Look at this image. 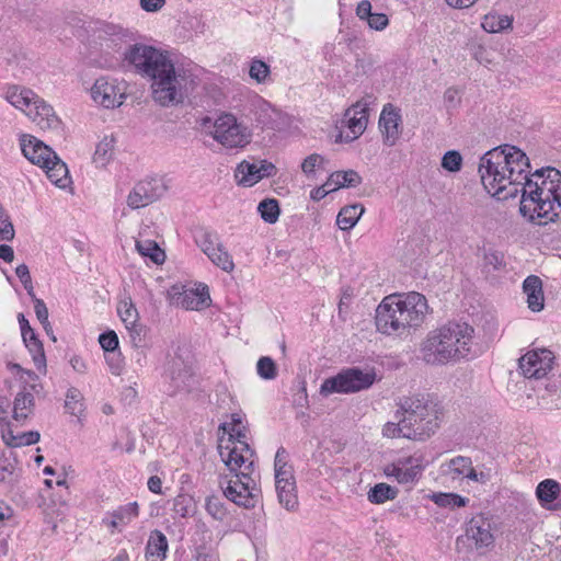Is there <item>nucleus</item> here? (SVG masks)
Listing matches in <instances>:
<instances>
[{
	"label": "nucleus",
	"instance_id": "f257e3e1",
	"mask_svg": "<svg viewBox=\"0 0 561 561\" xmlns=\"http://www.w3.org/2000/svg\"><path fill=\"white\" fill-rule=\"evenodd\" d=\"M529 159L515 146L493 148L480 158L479 173L484 188L505 201L522 193L520 214L545 226L561 216V172L552 167L530 173Z\"/></svg>",
	"mask_w": 561,
	"mask_h": 561
},
{
	"label": "nucleus",
	"instance_id": "f03ea898",
	"mask_svg": "<svg viewBox=\"0 0 561 561\" xmlns=\"http://www.w3.org/2000/svg\"><path fill=\"white\" fill-rule=\"evenodd\" d=\"M124 58L138 73L151 80L154 102L169 107L183 103L186 96L184 72L176 71L169 54L144 44L130 45Z\"/></svg>",
	"mask_w": 561,
	"mask_h": 561
},
{
	"label": "nucleus",
	"instance_id": "7ed1b4c3",
	"mask_svg": "<svg viewBox=\"0 0 561 561\" xmlns=\"http://www.w3.org/2000/svg\"><path fill=\"white\" fill-rule=\"evenodd\" d=\"M218 451L221 460L233 476L219 477V486L225 497L236 505L254 508L260 499V490L251 478L254 466V450L245 440L219 439Z\"/></svg>",
	"mask_w": 561,
	"mask_h": 561
},
{
	"label": "nucleus",
	"instance_id": "20e7f679",
	"mask_svg": "<svg viewBox=\"0 0 561 561\" xmlns=\"http://www.w3.org/2000/svg\"><path fill=\"white\" fill-rule=\"evenodd\" d=\"M427 311V300L420 293L390 295L376 309V327L383 334L400 336L420 327Z\"/></svg>",
	"mask_w": 561,
	"mask_h": 561
},
{
	"label": "nucleus",
	"instance_id": "39448f33",
	"mask_svg": "<svg viewBox=\"0 0 561 561\" xmlns=\"http://www.w3.org/2000/svg\"><path fill=\"white\" fill-rule=\"evenodd\" d=\"M474 329L466 322H448L428 333L421 353L425 363L445 365L468 357L471 353Z\"/></svg>",
	"mask_w": 561,
	"mask_h": 561
},
{
	"label": "nucleus",
	"instance_id": "423d86ee",
	"mask_svg": "<svg viewBox=\"0 0 561 561\" xmlns=\"http://www.w3.org/2000/svg\"><path fill=\"white\" fill-rule=\"evenodd\" d=\"M398 407L399 415H403L416 440H426L438 430L443 410L431 394L403 397Z\"/></svg>",
	"mask_w": 561,
	"mask_h": 561
},
{
	"label": "nucleus",
	"instance_id": "0eeeda50",
	"mask_svg": "<svg viewBox=\"0 0 561 561\" xmlns=\"http://www.w3.org/2000/svg\"><path fill=\"white\" fill-rule=\"evenodd\" d=\"M376 379L375 373L363 371L357 367L346 368L336 376L323 381L320 392L324 396L337 393H352L368 389Z\"/></svg>",
	"mask_w": 561,
	"mask_h": 561
},
{
	"label": "nucleus",
	"instance_id": "6e6552de",
	"mask_svg": "<svg viewBox=\"0 0 561 561\" xmlns=\"http://www.w3.org/2000/svg\"><path fill=\"white\" fill-rule=\"evenodd\" d=\"M163 382L169 396L191 392L197 378L181 356H173L164 365Z\"/></svg>",
	"mask_w": 561,
	"mask_h": 561
},
{
	"label": "nucleus",
	"instance_id": "1a4fd4ad",
	"mask_svg": "<svg viewBox=\"0 0 561 561\" xmlns=\"http://www.w3.org/2000/svg\"><path fill=\"white\" fill-rule=\"evenodd\" d=\"M211 136L226 148H243L250 144L252 134L232 114H224L215 121Z\"/></svg>",
	"mask_w": 561,
	"mask_h": 561
},
{
	"label": "nucleus",
	"instance_id": "9d476101",
	"mask_svg": "<svg viewBox=\"0 0 561 561\" xmlns=\"http://www.w3.org/2000/svg\"><path fill=\"white\" fill-rule=\"evenodd\" d=\"M168 191L162 176H148L139 181L127 197V205L133 208L148 206L161 198Z\"/></svg>",
	"mask_w": 561,
	"mask_h": 561
},
{
	"label": "nucleus",
	"instance_id": "9b49d317",
	"mask_svg": "<svg viewBox=\"0 0 561 561\" xmlns=\"http://www.w3.org/2000/svg\"><path fill=\"white\" fill-rule=\"evenodd\" d=\"M554 355L550 350L537 348L527 352L518 360V367L526 378L540 379L552 369Z\"/></svg>",
	"mask_w": 561,
	"mask_h": 561
},
{
	"label": "nucleus",
	"instance_id": "f8f14e48",
	"mask_svg": "<svg viewBox=\"0 0 561 561\" xmlns=\"http://www.w3.org/2000/svg\"><path fill=\"white\" fill-rule=\"evenodd\" d=\"M423 469L422 457L410 456L387 465L383 473L388 478H394L401 484H412L419 480Z\"/></svg>",
	"mask_w": 561,
	"mask_h": 561
},
{
	"label": "nucleus",
	"instance_id": "ddd939ff",
	"mask_svg": "<svg viewBox=\"0 0 561 561\" xmlns=\"http://www.w3.org/2000/svg\"><path fill=\"white\" fill-rule=\"evenodd\" d=\"M93 101L105 108H114L123 104L125 93L116 80L101 77L91 88Z\"/></svg>",
	"mask_w": 561,
	"mask_h": 561
},
{
	"label": "nucleus",
	"instance_id": "4468645a",
	"mask_svg": "<svg viewBox=\"0 0 561 561\" xmlns=\"http://www.w3.org/2000/svg\"><path fill=\"white\" fill-rule=\"evenodd\" d=\"M465 537L469 546L481 550L494 543L491 522L483 515L473 516L466 526Z\"/></svg>",
	"mask_w": 561,
	"mask_h": 561
},
{
	"label": "nucleus",
	"instance_id": "2eb2a0df",
	"mask_svg": "<svg viewBox=\"0 0 561 561\" xmlns=\"http://www.w3.org/2000/svg\"><path fill=\"white\" fill-rule=\"evenodd\" d=\"M170 295L173 301L186 310H198L208 306L210 300L208 288L186 289L178 285L172 286Z\"/></svg>",
	"mask_w": 561,
	"mask_h": 561
},
{
	"label": "nucleus",
	"instance_id": "dca6fc26",
	"mask_svg": "<svg viewBox=\"0 0 561 561\" xmlns=\"http://www.w3.org/2000/svg\"><path fill=\"white\" fill-rule=\"evenodd\" d=\"M400 123V110L391 103L385 104L379 117V128L387 146H393L399 139L401 134Z\"/></svg>",
	"mask_w": 561,
	"mask_h": 561
},
{
	"label": "nucleus",
	"instance_id": "f3484780",
	"mask_svg": "<svg viewBox=\"0 0 561 561\" xmlns=\"http://www.w3.org/2000/svg\"><path fill=\"white\" fill-rule=\"evenodd\" d=\"M25 114L43 130L58 129L61 124L53 107L37 95Z\"/></svg>",
	"mask_w": 561,
	"mask_h": 561
},
{
	"label": "nucleus",
	"instance_id": "a211bd4d",
	"mask_svg": "<svg viewBox=\"0 0 561 561\" xmlns=\"http://www.w3.org/2000/svg\"><path fill=\"white\" fill-rule=\"evenodd\" d=\"M371 102L373 96L367 95L346 110L344 116L347 118V127L353 135L352 139L360 136L366 129L368 123V106Z\"/></svg>",
	"mask_w": 561,
	"mask_h": 561
},
{
	"label": "nucleus",
	"instance_id": "6ab92c4d",
	"mask_svg": "<svg viewBox=\"0 0 561 561\" xmlns=\"http://www.w3.org/2000/svg\"><path fill=\"white\" fill-rule=\"evenodd\" d=\"M21 149L27 160L42 168L47 167L48 161L56 154V152L43 141L26 135H23L21 138Z\"/></svg>",
	"mask_w": 561,
	"mask_h": 561
},
{
	"label": "nucleus",
	"instance_id": "aec40b11",
	"mask_svg": "<svg viewBox=\"0 0 561 561\" xmlns=\"http://www.w3.org/2000/svg\"><path fill=\"white\" fill-rule=\"evenodd\" d=\"M540 504L553 511L561 510V484L552 479L541 481L536 489Z\"/></svg>",
	"mask_w": 561,
	"mask_h": 561
},
{
	"label": "nucleus",
	"instance_id": "412c9836",
	"mask_svg": "<svg viewBox=\"0 0 561 561\" xmlns=\"http://www.w3.org/2000/svg\"><path fill=\"white\" fill-rule=\"evenodd\" d=\"M139 514V506L137 502H131L126 505L119 506L103 518V524L112 529L121 530L122 527L131 523Z\"/></svg>",
	"mask_w": 561,
	"mask_h": 561
},
{
	"label": "nucleus",
	"instance_id": "4be33fe9",
	"mask_svg": "<svg viewBox=\"0 0 561 561\" xmlns=\"http://www.w3.org/2000/svg\"><path fill=\"white\" fill-rule=\"evenodd\" d=\"M1 436L5 445L10 447H22L36 444L39 440V433L30 431L14 435L11 430V424L5 417H0Z\"/></svg>",
	"mask_w": 561,
	"mask_h": 561
},
{
	"label": "nucleus",
	"instance_id": "5701e85b",
	"mask_svg": "<svg viewBox=\"0 0 561 561\" xmlns=\"http://www.w3.org/2000/svg\"><path fill=\"white\" fill-rule=\"evenodd\" d=\"M117 312L127 330L130 332L131 341L135 345L141 342L142 327L138 324V311L131 301H122L117 307Z\"/></svg>",
	"mask_w": 561,
	"mask_h": 561
},
{
	"label": "nucleus",
	"instance_id": "b1692460",
	"mask_svg": "<svg viewBox=\"0 0 561 561\" xmlns=\"http://www.w3.org/2000/svg\"><path fill=\"white\" fill-rule=\"evenodd\" d=\"M523 290L527 296L528 308L533 312H539L545 307V297L542 290V282L536 275L526 277L523 283Z\"/></svg>",
	"mask_w": 561,
	"mask_h": 561
},
{
	"label": "nucleus",
	"instance_id": "393cba45",
	"mask_svg": "<svg viewBox=\"0 0 561 561\" xmlns=\"http://www.w3.org/2000/svg\"><path fill=\"white\" fill-rule=\"evenodd\" d=\"M169 543L165 535L154 529L150 533L147 545L145 557L147 561H163L167 557Z\"/></svg>",
	"mask_w": 561,
	"mask_h": 561
},
{
	"label": "nucleus",
	"instance_id": "a878e982",
	"mask_svg": "<svg viewBox=\"0 0 561 561\" xmlns=\"http://www.w3.org/2000/svg\"><path fill=\"white\" fill-rule=\"evenodd\" d=\"M35 407L34 396L24 388L20 391L13 402L12 417L15 422L23 424L33 413Z\"/></svg>",
	"mask_w": 561,
	"mask_h": 561
},
{
	"label": "nucleus",
	"instance_id": "bb28decb",
	"mask_svg": "<svg viewBox=\"0 0 561 561\" xmlns=\"http://www.w3.org/2000/svg\"><path fill=\"white\" fill-rule=\"evenodd\" d=\"M250 113L253 115V119L262 127L270 126L274 122L275 111L272 105L261 96L252 99Z\"/></svg>",
	"mask_w": 561,
	"mask_h": 561
},
{
	"label": "nucleus",
	"instance_id": "cd10ccee",
	"mask_svg": "<svg viewBox=\"0 0 561 561\" xmlns=\"http://www.w3.org/2000/svg\"><path fill=\"white\" fill-rule=\"evenodd\" d=\"M360 183L362 176L354 170L335 171L327 180V185L330 186L331 192L341 187H356Z\"/></svg>",
	"mask_w": 561,
	"mask_h": 561
},
{
	"label": "nucleus",
	"instance_id": "c85d7f7f",
	"mask_svg": "<svg viewBox=\"0 0 561 561\" xmlns=\"http://www.w3.org/2000/svg\"><path fill=\"white\" fill-rule=\"evenodd\" d=\"M35 98L36 94L32 90L16 85L8 88L5 92V100L14 107L24 112L32 106Z\"/></svg>",
	"mask_w": 561,
	"mask_h": 561
},
{
	"label": "nucleus",
	"instance_id": "c756f323",
	"mask_svg": "<svg viewBox=\"0 0 561 561\" xmlns=\"http://www.w3.org/2000/svg\"><path fill=\"white\" fill-rule=\"evenodd\" d=\"M279 504L287 511H296L298 497L296 493V481L286 479L284 482L275 483Z\"/></svg>",
	"mask_w": 561,
	"mask_h": 561
},
{
	"label": "nucleus",
	"instance_id": "7c9ffc66",
	"mask_svg": "<svg viewBox=\"0 0 561 561\" xmlns=\"http://www.w3.org/2000/svg\"><path fill=\"white\" fill-rule=\"evenodd\" d=\"M394 417L397 422H388L383 425L382 435L388 438L403 437L416 440L415 434L409 427L403 415H399V409L396 411Z\"/></svg>",
	"mask_w": 561,
	"mask_h": 561
},
{
	"label": "nucleus",
	"instance_id": "2f4dec72",
	"mask_svg": "<svg viewBox=\"0 0 561 561\" xmlns=\"http://www.w3.org/2000/svg\"><path fill=\"white\" fill-rule=\"evenodd\" d=\"M48 162L47 167H43L48 179L57 186L66 187L69 182L68 168L66 163L61 161L57 154H55Z\"/></svg>",
	"mask_w": 561,
	"mask_h": 561
},
{
	"label": "nucleus",
	"instance_id": "473e14b6",
	"mask_svg": "<svg viewBox=\"0 0 561 561\" xmlns=\"http://www.w3.org/2000/svg\"><path fill=\"white\" fill-rule=\"evenodd\" d=\"M234 178L238 184L243 186H252L261 181L259 164L253 162L250 163L248 161H242L238 164Z\"/></svg>",
	"mask_w": 561,
	"mask_h": 561
},
{
	"label": "nucleus",
	"instance_id": "72a5a7b5",
	"mask_svg": "<svg viewBox=\"0 0 561 561\" xmlns=\"http://www.w3.org/2000/svg\"><path fill=\"white\" fill-rule=\"evenodd\" d=\"M364 213V207L360 204H354L343 207L336 217V224L342 230L352 229L362 214Z\"/></svg>",
	"mask_w": 561,
	"mask_h": 561
},
{
	"label": "nucleus",
	"instance_id": "f704fd0d",
	"mask_svg": "<svg viewBox=\"0 0 561 561\" xmlns=\"http://www.w3.org/2000/svg\"><path fill=\"white\" fill-rule=\"evenodd\" d=\"M399 494V490L387 483L380 482L375 484L367 493V499L373 504H383L387 501L394 500Z\"/></svg>",
	"mask_w": 561,
	"mask_h": 561
},
{
	"label": "nucleus",
	"instance_id": "c9c22d12",
	"mask_svg": "<svg viewBox=\"0 0 561 561\" xmlns=\"http://www.w3.org/2000/svg\"><path fill=\"white\" fill-rule=\"evenodd\" d=\"M23 342L28 351L33 355V360L37 368L44 367L46 364V357L44 353L43 343L38 340L34 331L27 335H22Z\"/></svg>",
	"mask_w": 561,
	"mask_h": 561
},
{
	"label": "nucleus",
	"instance_id": "e433bc0d",
	"mask_svg": "<svg viewBox=\"0 0 561 561\" xmlns=\"http://www.w3.org/2000/svg\"><path fill=\"white\" fill-rule=\"evenodd\" d=\"M196 510L195 500L188 494H179L173 499L172 511L182 518L193 516Z\"/></svg>",
	"mask_w": 561,
	"mask_h": 561
},
{
	"label": "nucleus",
	"instance_id": "4c0bfd02",
	"mask_svg": "<svg viewBox=\"0 0 561 561\" xmlns=\"http://www.w3.org/2000/svg\"><path fill=\"white\" fill-rule=\"evenodd\" d=\"M136 249L141 256L149 257L156 264L164 262L165 254L154 241H136Z\"/></svg>",
	"mask_w": 561,
	"mask_h": 561
},
{
	"label": "nucleus",
	"instance_id": "58836bf2",
	"mask_svg": "<svg viewBox=\"0 0 561 561\" xmlns=\"http://www.w3.org/2000/svg\"><path fill=\"white\" fill-rule=\"evenodd\" d=\"M513 19L508 15L486 14L482 27L489 33H497L512 27Z\"/></svg>",
	"mask_w": 561,
	"mask_h": 561
},
{
	"label": "nucleus",
	"instance_id": "ea45409f",
	"mask_svg": "<svg viewBox=\"0 0 561 561\" xmlns=\"http://www.w3.org/2000/svg\"><path fill=\"white\" fill-rule=\"evenodd\" d=\"M20 468L18 461L13 457L2 456L0 458V481L12 484L19 477Z\"/></svg>",
	"mask_w": 561,
	"mask_h": 561
},
{
	"label": "nucleus",
	"instance_id": "a19ab883",
	"mask_svg": "<svg viewBox=\"0 0 561 561\" xmlns=\"http://www.w3.org/2000/svg\"><path fill=\"white\" fill-rule=\"evenodd\" d=\"M123 36V28L118 25L101 23L96 28V37L101 42H110L113 46H117Z\"/></svg>",
	"mask_w": 561,
	"mask_h": 561
},
{
	"label": "nucleus",
	"instance_id": "79ce46f5",
	"mask_svg": "<svg viewBox=\"0 0 561 561\" xmlns=\"http://www.w3.org/2000/svg\"><path fill=\"white\" fill-rule=\"evenodd\" d=\"M257 211L265 222L275 224L278 220L280 209L276 199L266 198L259 204Z\"/></svg>",
	"mask_w": 561,
	"mask_h": 561
},
{
	"label": "nucleus",
	"instance_id": "37998d69",
	"mask_svg": "<svg viewBox=\"0 0 561 561\" xmlns=\"http://www.w3.org/2000/svg\"><path fill=\"white\" fill-rule=\"evenodd\" d=\"M114 150V138L113 137H104L96 146L93 161L104 167L112 158Z\"/></svg>",
	"mask_w": 561,
	"mask_h": 561
},
{
	"label": "nucleus",
	"instance_id": "c03bdc74",
	"mask_svg": "<svg viewBox=\"0 0 561 561\" xmlns=\"http://www.w3.org/2000/svg\"><path fill=\"white\" fill-rule=\"evenodd\" d=\"M196 242L201 250L206 254H210L219 248L224 247L219 236L213 231H203L197 238Z\"/></svg>",
	"mask_w": 561,
	"mask_h": 561
},
{
	"label": "nucleus",
	"instance_id": "a18cd8bd",
	"mask_svg": "<svg viewBox=\"0 0 561 561\" xmlns=\"http://www.w3.org/2000/svg\"><path fill=\"white\" fill-rule=\"evenodd\" d=\"M430 499L440 507L450 508L465 506L468 502V499L455 493H433Z\"/></svg>",
	"mask_w": 561,
	"mask_h": 561
},
{
	"label": "nucleus",
	"instance_id": "49530a36",
	"mask_svg": "<svg viewBox=\"0 0 561 561\" xmlns=\"http://www.w3.org/2000/svg\"><path fill=\"white\" fill-rule=\"evenodd\" d=\"M270 66L261 59H252L249 68V76L256 83H266L270 79Z\"/></svg>",
	"mask_w": 561,
	"mask_h": 561
},
{
	"label": "nucleus",
	"instance_id": "de8ad7c7",
	"mask_svg": "<svg viewBox=\"0 0 561 561\" xmlns=\"http://www.w3.org/2000/svg\"><path fill=\"white\" fill-rule=\"evenodd\" d=\"M83 397L77 388H69L66 394L65 408L72 415H80L83 410Z\"/></svg>",
	"mask_w": 561,
	"mask_h": 561
},
{
	"label": "nucleus",
	"instance_id": "09e8293b",
	"mask_svg": "<svg viewBox=\"0 0 561 561\" xmlns=\"http://www.w3.org/2000/svg\"><path fill=\"white\" fill-rule=\"evenodd\" d=\"M207 256L216 266L225 272H231L234 268L232 256L225 247L219 248Z\"/></svg>",
	"mask_w": 561,
	"mask_h": 561
},
{
	"label": "nucleus",
	"instance_id": "8fccbe9b",
	"mask_svg": "<svg viewBox=\"0 0 561 561\" xmlns=\"http://www.w3.org/2000/svg\"><path fill=\"white\" fill-rule=\"evenodd\" d=\"M256 373L262 379L273 380L277 377L278 370L271 357L262 356L256 363Z\"/></svg>",
	"mask_w": 561,
	"mask_h": 561
},
{
	"label": "nucleus",
	"instance_id": "3c124183",
	"mask_svg": "<svg viewBox=\"0 0 561 561\" xmlns=\"http://www.w3.org/2000/svg\"><path fill=\"white\" fill-rule=\"evenodd\" d=\"M207 513L216 520H224L227 517V508L217 495H210L205 504Z\"/></svg>",
	"mask_w": 561,
	"mask_h": 561
},
{
	"label": "nucleus",
	"instance_id": "603ef678",
	"mask_svg": "<svg viewBox=\"0 0 561 561\" xmlns=\"http://www.w3.org/2000/svg\"><path fill=\"white\" fill-rule=\"evenodd\" d=\"M0 240L1 241H11L14 239L15 230L14 226L11 221V218L3 206L0 204Z\"/></svg>",
	"mask_w": 561,
	"mask_h": 561
},
{
	"label": "nucleus",
	"instance_id": "864d4df0",
	"mask_svg": "<svg viewBox=\"0 0 561 561\" xmlns=\"http://www.w3.org/2000/svg\"><path fill=\"white\" fill-rule=\"evenodd\" d=\"M484 267H491L492 271H500L505 267V256L497 250H489L483 255Z\"/></svg>",
	"mask_w": 561,
	"mask_h": 561
},
{
	"label": "nucleus",
	"instance_id": "5fc2aeb1",
	"mask_svg": "<svg viewBox=\"0 0 561 561\" xmlns=\"http://www.w3.org/2000/svg\"><path fill=\"white\" fill-rule=\"evenodd\" d=\"M327 162L325 158L318 153H312L308 156L301 163L302 172L310 178L316 168L325 169L324 163Z\"/></svg>",
	"mask_w": 561,
	"mask_h": 561
},
{
	"label": "nucleus",
	"instance_id": "6e6d98bb",
	"mask_svg": "<svg viewBox=\"0 0 561 561\" xmlns=\"http://www.w3.org/2000/svg\"><path fill=\"white\" fill-rule=\"evenodd\" d=\"M462 157L456 150L447 151L442 159V167L449 172H457L461 169Z\"/></svg>",
	"mask_w": 561,
	"mask_h": 561
},
{
	"label": "nucleus",
	"instance_id": "4d7b16f0",
	"mask_svg": "<svg viewBox=\"0 0 561 561\" xmlns=\"http://www.w3.org/2000/svg\"><path fill=\"white\" fill-rule=\"evenodd\" d=\"M470 465H472V461L469 457L458 456L448 462V469L457 476H463Z\"/></svg>",
	"mask_w": 561,
	"mask_h": 561
},
{
	"label": "nucleus",
	"instance_id": "13d9d810",
	"mask_svg": "<svg viewBox=\"0 0 561 561\" xmlns=\"http://www.w3.org/2000/svg\"><path fill=\"white\" fill-rule=\"evenodd\" d=\"M101 347L108 353H113L118 347V337L114 331H107L99 336Z\"/></svg>",
	"mask_w": 561,
	"mask_h": 561
},
{
	"label": "nucleus",
	"instance_id": "bf43d9fd",
	"mask_svg": "<svg viewBox=\"0 0 561 561\" xmlns=\"http://www.w3.org/2000/svg\"><path fill=\"white\" fill-rule=\"evenodd\" d=\"M34 302V311L36 314V318L42 323L44 329H48L49 321H48V309L44 302L43 299H35Z\"/></svg>",
	"mask_w": 561,
	"mask_h": 561
},
{
	"label": "nucleus",
	"instance_id": "052dcab7",
	"mask_svg": "<svg viewBox=\"0 0 561 561\" xmlns=\"http://www.w3.org/2000/svg\"><path fill=\"white\" fill-rule=\"evenodd\" d=\"M367 23L370 28L376 31H381L388 25V16L383 13H371V16L368 18Z\"/></svg>",
	"mask_w": 561,
	"mask_h": 561
},
{
	"label": "nucleus",
	"instance_id": "680f3d73",
	"mask_svg": "<svg viewBox=\"0 0 561 561\" xmlns=\"http://www.w3.org/2000/svg\"><path fill=\"white\" fill-rule=\"evenodd\" d=\"M257 164L261 180L276 174V167L272 162L261 160Z\"/></svg>",
	"mask_w": 561,
	"mask_h": 561
},
{
	"label": "nucleus",
	"instance_id": "e2e57ef3",
	"mask_svg": "<svg viewBox=\"0 0 561 561\" xmlns=\"http://www.w3.org/2000/svg\"><path fill=\"white\" fill-rule=\"evenodd\" d=\"M285 467H289L288 454L284 447H279L275 455L274 469H284Z\"/></svg>",
	"mask_w": 561,
	"mask_h": 561
},
{
	"label": "nucleus",
	"instance_id": "0e129e2a",
	"mask_svg": "<svg viewBox=\"0 0 561 561\" xmlns=\"http://www.w3.org/2000/svg\"><path fill=\"white\" fill-rule=\"evenodd\" d=\"M165 4V0H140V7L146 12H157Z\"/></svg>",
	"mask_w": 561,
	"mask_h": 561
},
{
	"label": "nucleus",
	"instance_id": "69168bd1",
	"mask_svg": "<svg viewBox=\"0 0 561 561\" xmlns=\"http://www.w3.org/2000/svg\"><path fill=\"white\" fill-rule=\"evenodd\" d=\"M371 3L368 0H363L356 8V14L360 20H367L371 16Z\"/></svg>",
	"mask_w": 561,
	"mask_h": 561
},
{
	"label": "nucleus",
	"instance_id": "338daca9",
	"mask_svg": "<svg viewBox=\"0 0 561 561\" xmlns=\"http://www.w3.org/2000/svg\"><path fill=\"white\" fill-rule=\"evenodd\" d=\"M106 359H107V363H108L112 374L119 375L122 371V360L119 358V355L115 354V352H113V353L108 354Z\"/></svg>",
	"mask_w": 561,
	"mask_h": 561
},
{
	"label": "nucleus",
	"instance_id": "774afa93",
	"mask_svg": "<svg viewBox=\"0 0 561 561\" xmlns=\"http://www.w3.org/2000/svg\"><path fill=\"white\" fill-rule=\"evenodd\" d=\"M286 479L289 481H295L293 468L285 467L284 469L276 468L275 469V483H279L280 480L284 482Z\"/></svg>",
	"mask_w": 561,
	"mask_h": 561
}]
</instances>
